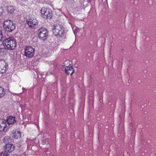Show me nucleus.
Masks as SVG:
<instances>
[{
	"mask_svg": "<svg viewBox=\"0 0 156 156\" xmlns=\"http://www.w3.org/2000/svg\"><path fill=\"white\" fill-rule=\"evenodd\" d=\"M8 64L4 60H0V73H5L8 69Z\"/></svg>",
	"mask_w": 156,
	"mask_h": 156,
	"instance_id": "0eeeda50",
	"label": "nucleus"
},
{
	"mask_svg": "<svg viewBox=\"0 0 156 156\" xmlns=\"http://www.w3.org/2000/svg\"><path fill=\"white\" fill-rule=\"evenodd\" d=\"M53 32L55 36L62 37L65 34L64 28L63 26L59 24L53 25Z\"/></svg>",
	"mask_w": 156,
	"mask_h": 156,
	"instance_id": "f03ea898",
	"label": "nucleus"
},
{
	"mask_svg": "<svg viewBox=\"0 0 156 156\" xmlns=\"http://www.w3.org/2000/svg\"><path fill=\"white\" fill-rule=\"evenodd\" d=\"M12 133L13 137L16 139H17L21 137V133L20 132L16 131L15 130H14L13 131Z\"/></svg>",
	"mask_w": 156,
	"mask_h": 156,
	"instance_id": "ddd939ff",
	"label": "nucleus"
},
{
	"mask_svg": "<svg viewBox=\"0 0 156 156\" xmlns=\"http://www.w3.org/2000/svg\"><path fill=\"white\" fill-rule=\"evenodd\" d=\"M34 49L32 47H27L25 50V56L29 58L32 57L34 55Z\"/></svg>",
	"mask_w": 156,
	"mask_h": 156,
	"instance_id": "423d86ee",
	"label": "nucleus"
},
{
	"mask_svg": "<svg viewBox=\"0 0 156 156\" xmlns=\"http://www.w3.org/2000/svg\"><path fill=\"white\" fill-rule=\"evenodd\" d=\"M2 43L5 48L8 50L13 49L16 45V41L13 37H9L3 39Z\"/></svg>",
	"mask_w": 156,
	"mask_h": 156,
	"instance_id": "f257e3e1",
	"label": "nucleus"
},
{
	"mask_svg": "<svg viewBox=\"0 0 156 156\" xmlns=\"http://www.w3.org/2000/svg\"><path fill=\"white\" fill-rule=\"evenodd\" d=\"M3 38L4 37H3L2 32L1 30H0V43L1 42V41H3Z\"/></svg>",
	"mask_w": 156,
	"mask_h": 156,
	"instance_id": "a211bd4d",
	"label": "nucleus"
},
{
	"mask_svg": "<svg viewBox=\"0 0 156 156\" xmlns=\"http://www.w3.org/2000/svg\"><path fill=\"white\" fill-rule=\"evenodd\" d=\"M7 122L9 125L13 124L16 122L15 117L12 116H9L7 119Z\"/></svg>",
	"mask_w": 156,
	"mask_h": 156,
	"instance_id": "9b49d317",
	"label": "nucleus"
},
{
	"mask_svg": "<svg viewBox=\"0 0 156 156\" xmlns=\"http://www.w3.org/2000/svg\"><path fill=\"white\" fill-rule=\"evenodd\" d=\"M4 142L5 143H10L12 141V140H11L10 137L8 136H5L4 138Z\"/></svg>",
	"mask_w": 156,
	"mask_h": 156,
	"instance_id": "2eb2a0df",
	"label": "nucleus"
},
{
	"mask_svg": "<svg viewBox=\"0 0 156 156\" xmlns=\"http://www.w3.org/2000/svg\"><path fill=\"white\" fill-rule=\"evenodd\" d=\"M27 23L31 28L34 27L37 24V20L34 18L31 17L27 20Z\"/></svg>",
	"mask_w": 156,
	"mask_h": 156,
	"instance_id": "6e6552de",
	"label": "nucleus"
},
{
	"mask_svg": "<svg viewBox=\"0 0 156 156\" xmlns=\"http://www.w3.org/2000/svg\"><path fill=\"white\" fill-rule=\"evenodd\" d=\"M7 8L8 12L9 14H12L14 12L15 9L12 6H8Z\"/></svg>",
	"mask_w": 156,
	"mask_h": 156,
	"instance_id": "4468645a",
	"label": "nucleus"
},
{
	"mask_svg": "<svg viewBox=\"0 0 156 156\" xmlns=\"http://www.w3.org/2000/svg\"><path fill=\"white\" fill-rule=\"evenodd\" d=\"M6 127V121L3 119H0V132L3 131Z\"/></svg>",
	"mask_w": 156,
	"mask_h": 156,
	"instance_id": "1a4fd4ad",
	"label": "nucleus"
},
{
	"mask_svg": "<svg viewBox=\"0 0 156 156\" xmlns=\"http://www.w3.org/2000/svg\"><path fill=\"white\" fill-rule=\"evenodd\" d=\"M41 13L44 18L50 19L52 17V13L51 9L43 8L41 10Z\"/></svg>",
	"mask_w": 156,
	"mask_h": 156,
	"instance_id": "39448f33",
	"label": "nucleus"
},
{
	"mask_svg": "<svg viewBox=\"0 0 156 156\" xmlns=\"http://www.w3.org/2000/svg\"><path fill=\"white\" fill-rule=\"evenodd\" d=\"M104 3H107V0H102Z\"/></svg>",
	"mask_w": 156,
	"mask_h": 156,
	"instance_id": "6ab92c4d",
	"label": "nucleus"
},
{
	"mask_svg": "<svg viewBox=\"0 0 156 156\" xmlns=\"http://www.w3.org/2000/svg\"><path fill=\"white\" fill-rule=\"evenodd\" d=\"M5 94V89L2 87H0V98L3 97Z\"/></svg>",
	"mask_w": 156,
	"mask_h": 156,
	"instance_id": "dca6fc26",
	"label": "nucleus"
},
{
	"mask_svg": "<svg viewBox=\"0 0 156 156\" xmlns=\"http://www.w3.org/2000/svg\"><path fill=\"white\" fill-rule=\"evenodd\" d=\"M74 71L73 68L72 66H67L65 67V72L68 75L70 74V75L72 76Z\"/></svg>",
	"mask_w": 156,
	"mask_h": 156,
	"instance_id": "9d476101",
	"label": "nucleus"
},
{
	"mask_svg": "<svg viewBox=\"0 0 156 156\" xmlns=\"http://www.w3.org/2000/svg\"><path fill=\"white\" fill-rule=\"evenodd\" d=\"M52 65L54 66V64H52Z\"/></svg>",
	"mask_w": 156,
	"mask_h": 156,
	"instance_id": "412c9836",
	"label": "nucleus"
},
{
	"mask_svg": "<svg viewBox=\"0 0 156 156\" xmlns=\"http://www.w3.org/2000/svg\"><path fill=\"white\" fill-rule=\"evenodd\" d=\"M0 156H10L8 155L7 152L6 151L2 152L0 154Z\"/></svg>",
	"mask_w": 156,
	"mask_h": 156,
	"instance_id": "f3484780",
	"label": "nucleus"
},
{
	"mask_svg": "<svg viewBox=\"0 0 156 156\" xmlns=\"http://www.w3.org/2000/svg\"><path fill=\"white\" fill-rule=\"evenodd\" d=\"M3 27L5 31L12 32L15 28V24L11 20H6L3 23Z\"/></svg>",
	"mask_w": 156,
	"mask_h": 156,
	"instance_id": "7ed1b4c3",
	"label": "nucleus"
},
{
	"mask_svg": "<svg viewBox=\"0 0 156 156\" xmlns=\"http://www.w3.org/2000/svg\"><path fill=\"white\" fill-rule=\"evenodd\" d=\"M38 36L40 39L45 41L48 35V31L44 28H40L38 31Z\"/></svg>",
	"mask_w": 156,
	"mask_h": 156,
	"instance_id": "20e7f679",
	"label": "nucleus"
},
{
	"mask_svg": "<svg viewBox=\"0 0 156 156\" xmlns=\"http://www.w3.org/2000/svg\"><path fill=\"white\" fill-rule=\"evenodd\" d=\"M3 14V12H0V16H2Z\"/></svg>",
	"mask_w": 156,
	"mask_h": 156,
	"instance_id": "aec40b11",
	"label": "nucleus"
},
{
	"mask_svg": "<svg viewBox=\"0 0 156 156\" xmlns=\"http://www.w3.org/2000/svg\"><path fill=\"white\" fill-rule=\"evenodd\" d=\"M14 146L12 144H6L5 149L7 152H11L14 150Z\"/></svg>",
	"mask_w": 156,
	"mask_h": 156,
	"instance_id": "f8f14e48",
	"label": "nucleus"
}]
</instances>
